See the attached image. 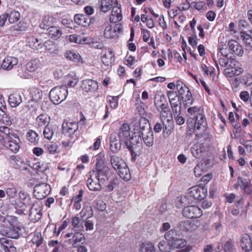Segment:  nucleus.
<instances>
[{
    "instance_id": "nucleus-1",
    "label": "nucleus",
    "mask_w": 252,
    "mask_h": 252,
    "mask_svg": "<svg viewBox=\"0 0 252 252\" xmlns=\"http://www.w3.org/2000/svg\"><path fill=\"white\" fill-rule=\"evenodd\" d=\"M187 111L189 115L193 116L194 131L196 133L203 132L206 125L203 109L201 107H189Z\"/></svg>"
},
{
    "instance_id": "nucleus-2",
    "label": "nucleus",
    "mask_w": 252,
    "mask_h": 252,
    "mask_svg": "<svg viewBox=\"0 0 252 252\" xmlns=\"http://www.w3.org/2000/svg\"><path fill=\"white\" fill-rule=\"evenodd\" d=\"M109 159L111 166L120 178L125 181L129 180L131 178V174L124 160L116 155L110 156Z\"/></svg>"
},
{
    "instance_id": "nucleus-3",
    "label": "nucleus",
    "mask_w": 252,
    "mask_h": 252,
    "mask_svg": "<svg viewBox=\"0 0 252 252\" xmlns=\"http://www.w3.org/2000/svg\"><path fill=\"white\" fill-rule=\"evenodd\" d=\"M67 87L64 86H57L52 89L49 93L51 100L55 104H59L64 100L67 95Z\"/></svg>"
},
{
    "instance_id": "nucleus-4",
    "label": "nucleus",
    "mask_w": 252,
    "mask_h": 252,
    "mask_svg": "<svg viewBox=\"0 0 252 252\" xmlns=\"http://www.w3.org/2000/svg\"><path fill=\"white\" fill-rule=\"evenodd\" d=\"M125 145L131 153V160L134 162L138 153L142 147V143L140 140H138L136 132H134L130 140Z\"/></svg>"
},
{
    "instance_id": "nucleus-5",
    "label": "nucleus",
    "mask_w": 252,
    "mask_h": 252,
    "mask_svg": "<svg viewBox=\"0 0 252 252\" xmlns=\"http://www.w3.org/2000/svg\"><path fill=\"white\" fill-rule=\"evenodd\" d=\"M50 186L47 183L36 184L34 187V195L37 199H42L50 193Z\"/></svg>"
},
{
    "instance_id": "nucleus-6",
    "label": "nucleus",
    "mask_w": 252,
    "mask_h": 252,
    "mask_svg": "<svg viewBox=\"0 0 252 252\" xmlns=\"http://www.w3.org/2000/svg\"><path fill=\"white\" fill-rule=\"evenodd\" d=\"M64 237H71L68 240V243L73 248H76L78 243L82 242L85 240L84 234L81 231H73L72 230L71 232L65 234Z\"/></svg>"
},
{
    "instance_id": "nucleus-7",
    "label": "nucleus",
    "mask_w": 252,
    "mask_h": 252,
    "mask_svg": "<svg viewBox=\"0 0 252 252\" xmlns=\"http://www.w3.org/2000/svg\"><path fill=\"white\" fill-rule=\"evenodd\" d=\"M189 193L194 199L201 200L206 197L207 189L203 186H194L189 189Z\"/></svg>"
},
{
    "instance_id": "nucleus-8",
    "label": "nucleus",
    "mask_w": 252,
    "mask_h": 252,
    "mask_svg": "<svg viewBox=\"0 0 252 252\" xmlns=\"http://www.w3.org/2000/svg\"><path fill=\"white\" fill-rule=\"evenodd\" d=\"M183 215L188 218H198L202 215V212L197 206L191 205L185 207L183 210Z\"/></svg>"
},
{
    "instance_id": "nucleus-9",
    "label": "nucleus",
    "mask_w": 252,
    "mask_h": 252,
    "mask_svg": "<svg viewBox=\"0 0 252 252\" xmlns=\"http://www.w3.org/2000/svg\"><path fill=\"white\" fill-rule=\"evenodd\" d=\"M173 250L175 249L180 250L181 252H189L192 250V247L187 245L186 240L183 238H177L170 244Z\"/></svg>"
},
{
    "instance_id": "nucleus-10",
    "label": "nucleus",
    "mask_w": 252,
    "mask_h": 252,
    "mask_svg": "<svg viewBox=\"0 0 252 252\" xmlns=\"http://www.w3.org/2000/svg\"><path fill=\"white\" fill-rule=\"evenodd\" d=\"M130 129L128 124L124 123L121 126L119 132L117 133L118 138L125 144H127L131 138Z\"/></svg>"
},
{
    "instance_id": "nucleus-11",
    "label": "nucleus",
    "mask_w": 252,
    "mask_h": 252,
    "mask_svg": "<svg viewBox=\"0 0 252 252\" xmlns=\"http://www.w3.org/2000/svg\"><path fill=\"white\" fill-rule=\"evenodd\" d=\"M133 130L137 133V134L142 131L145 132L148 130H152L148 120L144 118H140L138 121H135L134 122Z\"/></svg>"
},
{
    "instance_id": "nucleus-12",
    "label": "nucleus",
    "mask_w": 252,
    "mask_h": 252,
    "mask_svg": "<svg viewBox=\"0 0 252 252\" xmlns=\"http://www.w3.org/2000/svg\"><path fill=\"white\" fill-rule=\"evenodd\" d=\"M7 138L8 140L4 142V146L14 153L17 152L20 149L19 143L20 142L18 136L13 135V137Z\"/></svg>"
},
{
    "instance_id": "nucleus-13",
    "label": "nucleus",
    "mask_w": 252,
    "mask_h": 252,
    "mask_svg": "<svg viewBox=\"0 0 252 252\" xmlns=\"http://www.w3.org/2000/svg\"><path fill=\"white\" fill-rule=\"evenodd\" d=\"M109 142L110 151L113 153H118L121 148L123 142L118 138L116 132L111 134Z\"/></svg>"
},
{
    "instance_id": "nucleus-14",
    "label": "nucleus",
    "mask_w": 252,
    "mask_h": 252,
    "mask_svg": "<svg viewBox=\"0 0 252 252\" xmlns=\"http://www.w3.org/2000/svg\"><path fill=\"white\" fill-rule=\"evenodd\" d=\"M96 162L95 164V174L99 175H103V174H108L109 168L106 164L104 159L98 155L96 159Z\"/></svg>"
},
{
    "instance_id": "nucleus-15",
    "label": "nucleus",
    "mask_w": 252,
    "mask_h": 252,
    "mask_svg": "<svg viewBox=\"0 0 252 252\" xmlns=\"http://www.w3.org/2000/svg\"><path fill=\"white\" fill-rule=\"evenodd\" d=\"M212 166V163L208 159L203 158L194 167V172L195 176H200L202 173L206 171Z\"/></svg>"
},
{
    "instance_id": "nucleus-16",
    "label": "nucleus",
    "mask_w": 252,
    "mask_h": 252,
    "mask_svg": "<svg viewBox=\"0 0 252 252\" xmlns=\"http://www.w3.org/2000/svg\"><path fill=\"white\" fill-rule=\"evenodd\" d=\"M234 64V65H232L229 64L224 69L223 73L226 77H232L234 76L239 75L243 72V69L238 66L239 63L236 60V63Z\"/></svg>"
},
{
    "instance_id": "nucleus-17",
    "label": "nucleus",
    "mask_w": 252,
    "mask_h": 252,
    "mask_svg": "<svg viewBox=\"0 0 252 252\" xmlns=\"http://www.w3.org/2000/svg\"><path fill=\"white\" fill-rule=\"evenodd\" d=\"M200 225L198 220H186L180 223V227L182 230L186 231H192L196 229Z\"/></svg>"
},
{
    "instance_id": "nucleus-18",
    "label": "nucleus",
    "mask_w": 252,
    "mask_h": 252,
    "mask_svg": "<svg viewBox=\"0 0 252 252\" xmlns=\"http://www.w3.org/2000/svg\"><path fill=\"white\" fill-rule=\"evenodd\" d=\"M18 63V60L17 58L7 56L3 60L1 63V67L3 70L9 71L11 70Z\"/></svg>"
},
{
    "instance_id": "nucleus-19",
    "label": "nucleus",
    "mask_w": 252,
    "mask_h": 252,
    "mask_svg": "<svg viewBox=\"0 0 252 252\" xmlns=\"http://www.w3.org/2000/svg\"><path fill=\"white\" fill-rule=\"evenodd\" d=\"M122 30L121 25H115L114 27L108 26L105 28L104 31V36L107 38H113L117 36Z\"/></svg>"
},
{
    "instance_id": "nucleus-20",
    "label": "nucleus",
    "mask_w": 252,
    "mask_h": 252,
    "mask_svg": "<svg viewBox=\"0 0 252 252\" xmlns=\"http://www.w3.org/2000/svg\"><path fill=\"white\" fill-rule=\"evenodd\" d=\"M41 209L40 205L37 203H33L29 213V219L31 221L36 222L41 219Z\"/></svg>"
},
{
    "instance_id": "nucleus-21",
    "label": "nucleus",
    "mask_w": 252,
    "mask_h": 252,
    "mask_svg": "<svg viewBox=\"0 0 252 252\" xmlns=\"http://www.w3.org/2000/svg\"><path fill=\"white\" fill-rule=\"evenodd\" d=\"M90 177L87 181V185L90 190L92 191H99L101 189V184L100 182L94 176H92L91 172H89Z\"/></svg>"
},
{
    "instance_id": "nucleus-22",
    "label": "nucleus",
    "mask_w": 252,
    "mask_h": 252,
    "mask_svg": "<svg viewBox=\"0 0 252 252\" xmlns=\"http://www.w3.org/2000/svg\"><path fill=\"white\" fill-rule=\"evenodd\" d=\"M138 137V140L142 141V138L145 144L149 147L152 146L154 144V136L152 130H148L144 132L142 131L136 135Z\"/></svg>"
},
{
    "instance_id": "nucleus-23",
    "label": "nucleus",
    "mask_w": 252,
    "mask_h": 252,
    "mask_svg": "<svg viewBox=\"0 0 252 252\" xmlns=\"http://www.w3.org/2000/svg\"><path fill=\"white\" fill-rule=\"evenodd\" d=\"M81 88L86 92H93L98 88L97 82L92 79H86L83 80Z\"/></svg>"
},
{
    "instance_id": "nucleus-24",
    "label": "nucleus",
    "mask_w": 252,
    "mask_h": 252,
    "mask_svg": "<svg viewBox=\"0 0 252 252\" xmlns=\"http://www.w3.org/2000/svg\"><path fill=\"white\" fill-rule=\"evenodd\" d=\"M228 45L229 50L234 54L242 56L244 51L242 47L235 40H230L228 41Z\"/></svg>"
},
{
    "instance_id": "nucleus-25",
    "label": "nucleus",
    "mask_w": 252,
    "mask_h": 252,
    "mask_svg": "<svg viewBox=\"0 0 252 252\" xmlns=\"http://www.w3.org/2000/svg\"><path fill=\"white\" fill-rule=\"evenodd\" d=\"M241 246L244 252H252V243L250 236L248 234L242 235Z\"/></svg>"
},
{
    "instance_id": "nucleus-26",
    "label": "nucleus",
    "mask_w": 252,
    "mask_h": 252,
    "mask_svg": "<svg viewBox=\"0 0 252 252\" xmlns=\"http://www.w3.org/2000/svg\"><path fill=\"white\" fill-rule=\"evenodd\" d=\"M63 133L73 134L78 129V123L76 122L63 123L62 126Z\"/></svg>"
},
{
    "instance_id": "nucleus-27",
    "label": "nucleus",
    "mask_w": 252,
    "mask_h": 252,
    "mask_svg": "<svg viewBox=\"0 0 252 252\" xmlns=\"http://www.w3.org/2000/svg\"><path fill=\"white\" fill-rule=\"evenodd\" d=\"M122 17L121 8L118 6L113 7L110 16V21L111 23H116L121 21Z\"/></svg>"
},
{
    "instance_id": "nucleus-28",
    "label": "nucleus",
    "mask_w": 252,
    "mask_h": 252,
    "mask_svg": "<svg viewBox=\"0 0 252 252\" xmlns=\"http://www.w3.org/2000/svg\"><path fill=\"white\" fill-rule=\"evenodd\" d=\"M65 56L68 60L76 63H82L83 60L78 53L74 50H69L66 52Z\"/></svg>"
},
{
    "instance_id": "nucleus-29",
    "label": "nucleus",
    "mask_w": 252,
    "mask_h": 252,
    "mask_svg": "<svg viewBox=\"0 0 252 252\" xmlns=\"http://www.w3.org/2000/svg\"><path fill=\"white\" fill-rule=\"evenodd\" d=\"M18 195L19 200L22 206L26 207L27 206L32 205V198L29 194L23 191H20Z\"/></svg>"
},
{
    "instance_id": "nucleus-30",
    "label": "nucleus",
    "mask_w": 252,
    "mask_h": 252,
    "mask_svg": "<svg viewBox=\"0 0 252 252\" xmlns=\"http://www.w3.org/2000/svg\"><path fill=\"white\" fill-rule=\"evenodd\" d=\"M55 21L56 20L53 17L46 15L44 16L42 22L40 24V27L42 29L48 30L50 27H54L53 25Z\"/></svg>"
},
{
    "instance_id": "nucleus-31",
    "label": "nucleus",
    "mask_w": 252,
    "mask_h": 252,
    "mask_svg": "<svg viewBox=\"0 0 252 252\" xmlns=\"http://www.w3.org/2000/svg\"><path fill=\"white\" fill-rule=\"evenodd\" d=\"M84 221L79 217H74L72 219L71 224L73 226L72 231H83L84 230Z\"/></svg>"
},
{
    "instance_id": "nucleus-32",
    "label": "nucleus",
    "mask_w": 252,
    "mask_h": 252,
    "mask_svg": "<svg viewBox=\"0 0 252 252\" xmlns=\"http://www.w3.org/2000/svg\"><path fill=\"white\" fill-rule=\"evenodd\" d=\"M8 102L11 107H16L22 103V96L19 94H11L8 97Z\"/></svg>"
},
{
    "instance_id": "nucleus-33",
    "label": "nucleus",
    "mask_w": 252,
    "mask_h": 252,
    "mask_svg": "<svg viewBox=\"0 0 252 252\" xmlns=\"http://www.w3.org/2000/svg\"><path fill=\"white\" fill-rule=\"evenodd\" d=\"M236 63V60L232 58H229L228 57H220L218 60V63L216 62L218 70H219V67L218 64L220 66L223 67H226L229 64L231 65H234V63Z\"/></svg>"
},
{
    "instance_id": "nucleus-34",
    "label": "nucleus",
    "mask_w": 252,
    "mask_h": 252,
    "mask_svg": "<svg viewBox=\"0 0 252 252\" xmlns=\"http://www.w3.org/2000/svg\"><path fill=\"white\" fill-rule=\"evenodd\" d=\"M102 62L106 65H109L115 61L114 54L112 50H108L102 55Z\"/></svg>"
},
{
    "instance_id": "nucleus-35",
    "label": "nucleus",
    "mask_w": 252,
    "mask_h": 252,
    "mask_svg": "<svg viewBox=\"0 0 252 252\" xmlns=\"http://www.w3.org/2000/svg\"><path fill=\"white\" fill-rule=\"evenodd\" d=\"M29 28L28 23L21 21L10 28L11 32L16 33L17 32H21L26 31Z\"/></svg>"
},
{
    "instance_id": "nucleus-36",
    "label": "nucleus",
    "mask_w": 252,
    "mask_h": 252,
    "mask_svg": "<svg viewBox=\"0 0 252 252\" xmlns=\"http://www.w3.org/2000/svg\"><path fill=\"white\" fill-rule=\"evenodd\" d=\"M169 102L174 115L180 114L182 106L181 99L176 98Z\"/></svg>"
},
{
    "instance_id": "nucleus-37",
    "label": "nucleus",
    "mask_w": 252,
    "mask_h": 252,
    "mask_svg": "<svg viewBox=\"0 0 252 252\" xmlns=\"http://www.w3.org/2000/svg\"><path fill=\"white\" fill-rule=\"evenodd\" d=\"M48 34L50 37L54 40H57L62 35L61 30L56 27H51L48 30Z\"/></svg>"
},
{
    "instance_id": "nucleus-38",
    "label": "nucleus",
    "mask_w": 252,
    "mask_h": 252,
    "mask_svg": "<svg viewBox=\"0 0 252 252\" xmlns=\"http://www.w3.org/2000/svg\"><path fill=\"white\" fill-rule=\"evenodd\" d=\"M178 231L175 229H172L166 232L164 236L170 245L178 238Z\"/></svg>"
},
{
    "instance_id": "nucleus-39",
    "label": "nucleus",
    "mask_w": 252,
    "mask_h": 252,
    "mask_svg": "<svg viewBox=\"0 0 252 252\" xmlns=\"http://www.w3.org/2000/svg\"><path fill=\"white\" fill-rule=\"evenodd\" d=\"M27 139L31 144L35 145L38 142V135L35 131L29 130L27 133Z\"/></svg>"
},
{
    "instance_id": "nucleus-40",
    "label": "nucleus",
    "mask_w": 252,
    "mask_h": 252,
    "mask_svg": "<svg viewBox=\"0 0 252 252\" xmlns=\"http://www.w3.org/2000/svg\"><path fill=\"white\" fill-rule=\"evenodd\" d=\"M41 63L37 59L32 60L27 63L26 65L27 69L30 72H33L40 67Z\"/></svg>"
},
{
    "instance_id": "nucleus-41",
    "label": "nucleus",
    "mask_w": 252,
    "mask_h": 252,
    "mask_svg": "<svg viewBox=\"0 0 252 252\" xmlns=\"http://www.w3.org/2000/svg\"><path fill=\"white\" fill-rule=\"evenodd\" d=\"M176 87L179 95L181 97L185 96L186 94H188L190 92V91L188 87L181 81L179 80L177 81Z\"/></svg>"
},
{
    "instance_id": "nucleus-42",
    "label": "nucleus",
    "mask_w": 252,
    "mask_h": 252,
    "mask_svg": "<svg viewBox=\"0 0 252 252\" xmlns=\"http://www.w3.org/2000/svg\"><path fill=\"white\" fill-rule=\"evenodd\" d=\"M167 102L166 97L163 94H156L154 97V104L158 110L159 107Z\"/></svg>"
},
{
    "instance_id": "nucleus-43",
    "label": "nucleus",
    "mask_w": 252,
    "mask_h": 252,
    "mask_svg": "<svg viewBox=\"0 0 252 252\" xmlns=\"http://www.w3.org/2000/svg\"><path fill=\"white\" fill-rule=\"evenodd\" d=\"M5 222H8L12 227H16L17 229L21 230V226L19 225L18 218L13 216H7L5 218Z\"/></svg>"
},
{
    "instance_id": "nucleus-44",
    "label": "nucleus",
    "mask_w": 252,
    "mask_h": 252,
    "mask_svg": "<svg viewBox=\"0 0 252 252\" xmlns=\"http://www.w3.org/2000/svg\"><path fill=\"white\" fill-rule=\"evenodd\" d=\"M30 95L33 100L38 101L42 98V92L37 88H33L30 91Z\"/></svg>"
},
{
    "instance_id": "nucleus-45",
    "label": "nucleus",
    "mask_w": 252,
    "mask_h": 252,
    "mask_svg": "<svg viewBox=\"0 0 252 252\" xmlns=\"http://www.w3.org/2000/svg\"><path fill=\"white\" fill-rule=\"evenodd\" d=\"M29 46L33 49L38 50L42 48V44L39 42V40L34 37L31 36L28 38Z\"/></svg>"
},
{
    "instance_id": "nucleus-46",
    "label": "nucleus",
    "mask_w": 252,
    "mask_h": 252,
    "mask_svg": "<svg viewBox=\"0 0 252 252\" xmlns=\"http://www.w3.org/2000/svg\"><path fill=\"white\" fill-rule=\"evenodd\" d=\"M50 118L46 114H41L36 118V121L39 126H49Z\"/></svg>"
},
{
    "instance_id": "nucleus-47",
    "label": "nucleus",
    "mask_w": 252,
    "mask_h": 252,
    "mask_svg": "<svg viewBox=\"0 0 252 252\" xmlns=\"http://www.w3.org/2000/svg\"><path fill=\"white\" fill-rule=\"evenodd\" d=\"M0 132L4 135L2 136L4 141L8 140V137H13V135H17L13 133V131L10 130L8 127L5 126H0Z\"/></svg>"
},
{
    "instance_id": "nucleus-48",
    "label": "nucleus",
    "mask_w": 252,
    "mask_h": 252,
    "mask_svg": "<svg viewBox=\"0 0 252 252\" xmlns=\"http://www.w3.org/2000/svg\"><path fill=\"white\" fill-rule=\"evenodd\" d=\"M191 153L196 158H200L203 152V148L199 144H194L190 149Z\"/></svg>"
},
{
    "instance_id": "nucleus-49",
    "label": "nucleus",
    "mask_w": 252,
    "mask_h": 252,
    "mask_svg": "<svg viewBox=\"0 0 252 252\" xmlns=\"http://www.w3.org/2000/svg\"><path fill=\"white\" fill-rule=\"evenodd\" d=\"M113 0H101L100 9L104 13L108 12L112 7Z\"/></svg>"
},
{
    "instance_id": "nucleus-50",
    "label": "nucleus",
    "mask_w": 252,
    "mask_h": 252,
    "mask_svg": "<svg viewBox=\"0 0 252 252\" xmlns=\"http://www.w3.org/2000/svg\"><path fill=\"white\" fill-rule=\"evenodd\" d=\"M74 20L76 24L83 27H86L89 24L84 15L76 14L74 16Z\"/></svg>"
},
{
    "instance_id": "nucleus-51",
    "label": "nucleus",
    "mask_w": 252,
    "mask_h": 252,
    "mask_svg": "<svg viewBox=\"0 0 252 252\" xmlns=\"http://www.w3.org/2000/svg\"><path fill=\"white\" fill-rule=\"evenodd\" d=\"M44 46L46 51L49 53H56L57 51L56 46L53 41L48 40L44 42Z\"/></svg>"
},
{
    "instance_id": "nucleus-52",
    "label": "nucleus",
    "mask_w": 252,
    "mask_h": 252,
    "mask_svg": "<svg viewBox=\"0 0 252 252\" xmlns=\"http://www.w3.org/2000/svg\"><path fill=\"white\" fill-rule=\"evenodd\" d=\"M6 195L9 198H14L17 194L18 190L16 187L13 185H10L5 189Z\"/></svg>"
},
{
    "instance_id": "nucleus-53",
    "label": "nucleus",
    "mask_w": 252,
    "mask_h": 252,
    "mask_svg": "<svg viewBox=\"0 0 252 252\" xmlns=\"http://www.w3.org/2000/svg\"><path fill=\"white\" fill-rule=\"evenodd\" d=\"M32 167L33 169L37 171V172L44 173L48 169L47 164L40 162L33 163Z\"/></svg>"
},
{
    "instance_id": "nucleus-54",
    "label": "nucleus",
    "mask_w": 252,
    "mask_h": 252,
    "mask_svg": "<svg viewBox=\"0 0 252 252\" xmlns=\"http://www.w3.org/2000/svg\"><path fill=\"white\" fill-rule=\"evenodd\" d=\"M223 250L224 252H237L234 241L230 239L226 242L223 246Z\"/></svg>"
},
{
    "instance_id": "nucleus-55",
    "label": "nucleus",
    "mask_w": 252,
    "mask_h": 252,
    "mask_svg": "<svg viewBox=\"0 0 252 252\" xmlns=\"http://www.w3.org/2000/svg\"><path fill=\"white\" fill-rule=\"evenodd\" d=\"M174 124L173 122L167 120L166 123L164 125V126L163 127V132L166 133L167 135H170L173 131L174 129Z\"/></svg>"
},
{
    "instance_id": "nucleus-56",
    "label": "nucleus",
    "mask_w": 252,
    "mask_h": 252,
    "mask_svg": "<svg viewBox=\"0 0 252 252\" xmlns=\"http://www.w3.org/2000/svg\"><path fill=\"white\" fill-rule=\"evenodd\" d=\"M181 97L183 100L184 105L185 107L189 106L193 104V99L190 92Z\"/></svg>"
},
{
    "instance_id": "nucleus-57",
    "label": "nucleus",
    "mask_w": 252,
    "mask_h": 252,
    "mask_svg": "<svg viewBox=\"0 0 252 252\" xmlns=\"http://www.w3.org/2000/svg\"><path fill=\"white\" fill-rule=\"evenodd\" d=\"M65 80L67 86L70 87H74L78 81V78L75 76H72L70 75L66 76Z\"/></svg>"
},
{
    "instance_id": "nucleus-58",
    "label": "nucleus",
    "mask_w": 252,
    "mask_h": 252,
    "mask_svg": "<svg viewBox=\"0 0 252 252\" xmlns=\"http://www.w3.org/2000/svg\"><path fill=\"white\" fill-rule=\"evenodd\" d=\"M241 38L246 46L252 47V37L250 35L244 32H241Z\"/></svg>"
},
{
    "instance_id": "nucleus-59",
    "label": "nucleus",
    "mask_w": 252,
    "mask_h": 252,
    "mask_svg": "<svg viewBox=\"0 0 252 252\" xmlns=\"http://www.w3.org/2000/svg\"><path fill=\"white\" fill-rule=\"evenodd\" d=\"M8 18L10 23H14L20 19V13L16 11H12L8 14Z\"/></svg>"
},
{
    "instance_id": "nucleus-60",
    "label": "nucleus",
    "mask_w": 252,
    "mask_h": 252,
    "mask_svg": "<svg viewBox=\"0 0 252 252\" xmlns=\"http://www.w3.org/2000/svg\"><path fill=\"white\" fill-rule=\"evenodd\" d=\"M0 115L1 116V117L0 118V121L2 123L7 126H10L11 125L13 119L11 120L5 112L1 109H0Z\"/></svg>"
},
{
    "instance_id": "nucleus-61",
    "label": "nucleus",
    "mask_w": 252,
    "mask_h": 252,
    "mask_svg": "<svg viewBox=\"0 0 252 252\" xmlns=\"http://www.w3.org/2000/svg\"><path fill=\"white\" fill-rule=\"evenodd\" d=\"M139 252H155V249L152 243H148L141 246Z\"/></svg>"
},
{
    "instance_id": "nucleus-62",
    "label": "nucleus",
    "mask_w": 252,
    "mask_h": 252,
    "mask_svg": "<svg viewBox=\"0 0 252 252\" xmlns=\"http://www.w3.org/2000/svg\"><path fill=\"white\" fill-rule=\"evenodd\" d=\"M54 131L51 126H46L44 127L43 134L45 138L50 140L52 138Z\"/></svg>"
},
{
    "instance_id": "nucleus-63",
    "label": "nucleus",
    "mask_w": 252,
    "mask_h": 252,
    "mask_svg": "<svg viewBox=\"0 0 252 252\" xmlns=\"http://www.w3.org/2000/svg\"><path fill=\"white\" fill-rule=\"evenodd\" d=\"M20 230L16 228V227H12L9 228L7 232H6L7 236L9 238L13 239H17L19 237V231Z\"/></svg>"
},
{
    "instance_id": "nucleus-64",
    "label": "nucleus",
    "mask_w": 252,
    "mask_h": 252,
    "mask_svg": "<svg viewBox=\"0 0 252 252\" xmlns=\"http://www.w3.org/2000/svg\"><path fill=\"white\" fill-rule=\"evenodd\" d=\"M80 215L82 219L85 217L87 219L91 217L93 215V212L91 207L90 206L84 207L81 211Z\"/></svg>"
}]
</instances>
